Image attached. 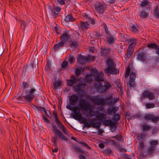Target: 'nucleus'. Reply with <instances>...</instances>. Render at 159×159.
<instances>
[{
  "label": "nucleus",
  "instance_id": "54",
  "mask_svg": "<svg viewBox=\"0 0 159 159\" xmlns=\"http://www.w3.org/2000/svg\"><path fill=\"white\" fill-rule=\"evenodd\" d=\"M125 116L127 119L128 120H130L132 119V116H131V114L129 113L128 111L126 112Z\"/></svg>",
  "mask_w": 159,
  "mask_h": 159
},
{
  "label": "nucleus",
  "instance_id": "8",
  "mask_svg": "<svg viewBox=\"0 0 159 159\" xmlns=\"http://www.w3.org/2000/svg\"><path fill=\"white\" fill-rule=\"evenodd\" d=\"M52 128L53 131L54 132L55 134L58 138L60 139L61 140H64L65 141H67L68 140V139L65 135H64L57 128L55 125H53Z\"/></svg>",
  "mask_w": 159,
  "mask_h": 159
},
{
  "label": "nucleus",
  "instance_id": "17",
  "mask_svg": "<svg viewBox=\"0 0 159 159\" xmlns=\"http://www.w3.org/2000/svg\"><path fill=\"white\" fill-rule=\"evenodd\" d=\"M101 51L100 52L101 56L103 57H109L111 52V48H103L102 46L100 48Z\"/></svg>",
  "mask_w": 159,
  "mask_h": 159
},
{
  "label": "nucleus",
  "instance_id": "41",
  "mask_svg": "<svg viewBox=\"0 0 159 159\" xmlns=\"http://www.w3.org/2000/svg\"><path fill=\"white\" fill-rule=\"evenodd\" d=\"M125 40L126 42L129 43H132L134 42V41L137 40V39L134 37H132L131 38H128L126 37V38H125Z\"/></svg>",
  "mask_w": 159,
  "mask_h": 159
},
{
  "label": "nucleus",
  "instance_id": "27",
  "mask_svg": "<svg viewBox=\"0 0 159 159\" xmlns=\"http://www.w3.org/2000/svg\"><path fill=\"white\" fill-rule=\"evenodd\" d=\"M105 144L107 145H114L116 147V144H118L116 141L110 139H105Z\"/></svg>",
  "mask_w": 159,
  "mask_h": 159
},
{
  "label": "nucleus",
  "instance_id": "21",
  "mask_svg": "<svg viewBox=\"0 0 159 159\" xmlns=\"http://www.w3.org/2000/svg\"><path fill=\"white\" fill-rule=\"evenodd\" d=\"M67 59L68 61L64 60L61 64V68L63 70H66L67 69V67L69 66L68 62L70 61V55H68L66 57L65 59Z\"/></svg>",
  "mask_w": 159,
  "mask_h": 159
},
{
  "label": "nucleus",
  "instance_id": "59",
  "mask_svg": "<svg viewBox=\"0 0 159 159\" xmlns=\"http://www.w3.org/2000/svg\"><path fill=\"white\" fill-rule=\"evenodd\" d=\"M149 3V2L147 0H143L141 3L140 5L141 7H143L147 5Z\"/></svg>",
  "mask_w": 159,
  "mask_h": 159
},
{
  "label": "nucleus",
  "instance_id": "4",
  "mask_svg": "<svg viewBox=\"0 0 159 159\" xmlns=\"http://www.w3.org/2000/svg\"><path fill=\"white\" fill-rule=\"evenodd\" d=\"M70 77L72 79H70V87L72 86V84L73 83L80 82L78 83L74 87L75 91L77 92L78 90L82 89V88H83L85 86V83L82 81L80 79L77 78L74 75H72Z\"/></svg>",
  "mask_w": 159,
  "mask_h": 159
},
{
  "label": "nucleus",
  "instance_id": "11",
  "mask_svg": "<svg viewBox=\"0 0 159 159\" xmlns=\"http://www.w3.org/2000/svg\"><path fill=\"white\" fill-rule=\"evenodd\" d=\"M107 6L101 2H98L95 5V9L99 14H103L106 10Z\"/></svg>",
  "mask_w": 159,
  "mask_h": 159
},
{
  "label": "nucleus",
  "instance_id": "31",
  "mask_svg": "<svg viewBox=\"0 0 159 159\" xmlns=\"http://www.w3.org/2000/svg\"><path fill=\"white\" fill-rule=\"evenodd\" d=\"M53 89L55 90L57 89L58 87L61 86V82L60 80H57L53 83Z\"/></svg>",
  "mask_w": 159,
  "mask_h": 159
},
{
  "label": "nucleus",
  "instance_id": "12",
  "mask_svg": "<svg viewBox=\"0 0 159 159\" xmlns=\"http://www.w3.org/2000/svg\"><path fill=\"white\" fill-rule=\"evenodd\" d=\"M61 10V8L60 7L55 6L53 4L52 5V8L51 11V15L52 16V18H56L59 15Z\"/></svg>",
  "mask_w": 159,
  "mask_h": 159
},
{
  "label": "nucleus",
  "instance_id": "40",
  "mask_svg": "<svg viewBox=\"0 0 159 159\" xmlns=\"http://www.w3.org/2000/svg\"><path fill=\"white\" fill-rule=\"evenodd\" d=\"M112 152V150L109 148L105 149L103 151V153L107 155H110Z\"/></svg>",
  "mask_w": 159,
  "mask_h": 159
},
{
  "label": "nucleus",
  "instance_id": "46",
  "mask_svg": "<svg viewBox=\"0 0 159 159\" xmlns=\"http://www.w3.org/2000/svg\"><path fill=\"white\" fill-rule=\"evenodd\" d=\"M151 146L156 147V146L158 144V141L157 140H153L151 141L150 143Z\"/></svg>",
  "mask_w": 159,
  "mask_h": 159
},
{
  "label": "nucleus",
  "instance_id": "24",
  "mask_svg": "<svg viewBox=\"0 0 159 159\" xmlns=\"http://www.w3.org/2000/svg\"><path fill=\"white\" fill-rule=\"evenodd\" d=\"M80 27L82 30L84 31L87 30L89 26V24L87 21L84 22L81 21L80 22Z\"/></svg>",
  "mask_w": 159,
  "mask_h": 159
},
{
  "label": "nucleus",
  "instance_id": "53",
  "mask_svg": "<svg viewBox=\"0 0 159 159\" xmlns=\"http://www.w3.org/2000/svg\"><path fill=\"white\" fill-rule=\"evenodd\" d=\"M154 13L157 18H159V11L158 7H157L154 10Z\"/></svg>",
  "mask_w": 159,
  "mask_h": 159
},
{
  "label": "nucleus",
  "instance_id": "34",
  "mask_svg": "<svg viewBox=\"0 0 159 159\" xmlns=\"http://www.w3.org/2000/svg\"><path fill=\"white\" fill-rule=\"evenodd\" d=\"M38 58L36 57L33 60L32 66L33 69H35L38 67Z\"/></svg>",
  "mask_w": 159,
  "mask_h": 159
},
{
  "label": "nucleus",
  "instance_id": "43",
  "mask_svg": "<svg viewBox=\"0 0 159 159\" xmlns=\"http://www.w3.org/2000/svg\"><path fill=\"white\" fill-rule=\"evenodd\" d=\"M122 158L125 159H132L131 155H128L126 153H122L121 154Z\"/></svg>",
  "mask_w": 159,
  "mask_h": 159
},
{
  "label": "nucleus",
  "instance_id": "61",
  "mask_svg": "<svg viewBox=\"0 0 159 159\" xmlns=\"http://www.w3.org/2000/svg\"><path fill=\"white\" fill-rule=\"evenodd\" d=\"M116 139L117 141H121L122 142L124 140L121 134L119 135L117 138H116Z\"/></svg>",
  "mask_w": 159,
  "mask_h": 159
},
{
  "label": "nucleus",
  "instance_id": "26",
  "mask_svg": "<svg viewBox=\"0 0 159 159\" xmlns=\"http://www.w3.org/2000/svg\"><path fill=\"white\" fill-rule=\"evenodd\" d=\"M139 11L138 14L141 18L142 19H145L147 18L149 16L148 12H146L145 11H142L139 13Z\"/></svg>",
  "mask_w": 159,
  "mask_h": 159
},
{
  "label": "nucleus",
  "instance_id": "10",
  "mask_svg": "<svg viewBox=\"0 0 159 159\" xmlns=\"http://www.w3.org/2000/svg\"><path fill=\"white\" fill-rule=\"evenodd\" d=\"M69 31V30L64 31L60 37L61 41L65 43L70 44V35L68 34Z\"/></svg>",
  "mask_w": 159,
  "mask_h": 159
},
{
  "label": "nucleus",
  "instance_id": "58",
  "mask_svg": "<svg viewBox=\"0 0 159 159\" xmlns=\"http://www.w3.org/2000/svg\"><path fill=\"white\" fill-rule=\"evenodd\" d=\"M52 141L54 144H53V145L55 146V147H57V139L56 137H52Z\"/></svg>",
  "mask_w": 159,
  "mask_h": 159
},
{
  "label": "nucleus",
  "instance_id": "5",
  "mask_svg": "<svg viewBox=\"0 0 159 159\" xmlns=\"http://www.w3.org/2000/svg\"><path fill=\"white\" fill-rule=\"evenodd\" d=\"M134 69L133 64L132 63H129L128 66L126 68V71L125 75V78H127L129 75L130 81L131 82H134L136 77L135 73L133 71Z\"/></svg>",
  "mask_w": 159,
  "mask_h": 159
},
{
  "label": "nucleus",
  "instance_id": "60",
  "mask_svg": "<svg viewBox=\"0 0 159 159\" xmlns=\"http://www.w3.org/2000/svg\"><path fill=\"white\" fill-rule=\"evenodd\" d=\"M42 119L43 120L48 124H50V121L44 115H43L42 116Z\"/></svg>",
  "mask_w": 159,
  "mask_h": 159
},
{
  "label": "nucleus",
  "instance_id": "22",
  "mask_svg": "<svg viewBox=\"0 0 159 159\" xmlns=\"http://www.w3.org/2000/svg\"><path fill=\"white\" fill-rule=\"evenodd\" d=\"M145 53L143 52L142 51L139 52L137 54V59L143 62L146 61V58L145 57Z\"/></svg>",
  "mask_w": 159,
  "mask_h": 159
},
{
  "label": "nucleus",
  "instance_id": "13",
  "mask_svg": "<svg viewBox=\"0 0 159 159\" xmlns=\"http://www.w3.org/2000/svg\"><path fill=\"white\" fill-rule=\"evenodd\" d=\"M76 92H77V95L73 94L70 96V100L71 99H74L75 100H77L78 98V96L80 98H84L85 97L86 94L83 89L78 90ZM71 104V101H70V105Z\"/></svg>",
  "mask_w": 159,
  "mask_h": 159
},
{
  "label": "nucleus",
  "instance_id": "52",
  "mask_svg": "<svg viewBox=\"0 0 159 159\" xmlns=\"http://www.w3.org/2000/svg\"><path fill=\"white\" fill-rule=\"evenodd\" d=\"M102 35V34L101 35L100 34V33L99 32H96L95 34H93V36H94V37L96 36L97 38L100 37V40L101 39H104L103 38H102V36H101ZM94 38H95V37H94Z\"/></svg>",
  "mask_w": 159,
  "mask_h": 159
},
{
  "label": "nucleus",
  "instance_id": "37",
  "mask_svg": "<svg viewBox=\"0 0 159 159\" xmlns=\"http://www.w3.org/2000/svg\"><path fill=\"white\" fill-rule=\"evenodd\" d=\"M69 1L70 0H55V2L57 5L59 4L61 6L64 5L65 4V1Z\"/></svg>",
  "mask_w": 159,
  "mask_h": 159
},
{
  "label": "nucleus",
  "instance_id": "45",
  "mask_svg": "<svg viewBox=\"0 0 159 159\" xmlns=\"http://www.w3.org/2000/svg\"><path fill=\"white\" fill-rule=\"evenodd\" d=\"M116 147L118 148V150L120 152H127V150L125 148H123L121 147V146H120L119 144H116Z\"/></svg>",
  "mask_w": 159,
  "mask_h": 159
},
{
  "label": "nucleus",
  "instance_id": "33",
  "mask_svg": "<svg viewBox=\"0 0 159 159\" xmlns=\"http://www.w3.org/2000/svg\"><path fill=\"white\" fill-rule=\"evenodd\" d=\"M159 46H158L157 43H149L147 45V47L150 48H154L155 49H157V48Z\"/></svg>",
  "mask_w": 159,
  "mask_h": 159
},
{
  "label": "nucleus",
  "instance_id": "19",
  "mask_svg": "<svg viewBox=\"0 0 159 159\" xmlns=\"http://www.w3.org/2000/svg\"><path fill=\"white\" fill-rule=\"evenodd\" d=\"M118 110V108L116 106L111 107L107 110V113L108 115L112 116L115 115L116 111Z\"/></svg>",
  "mask_w": 159,
  "mask_h": 159
},
{
  "label": "nucleus",
  "instance_id": "36",
  "mask_svg": "<svg viewBox=\"0 0 159 159\" xmlns=\"http://www.w3.org/2000/svg\"><path fill=\"white\" fill-rule=\"evenodd\" d=\"M117 87L120 89V91L121 94H123L124 91L123 89L122 84L120 83V81H117L116 82Z\"/></svg>",
  "mask_w": 159,
  "mask_h": 159
},
{
  "label": "nucleus",
  "instance_id": "32",
  "mask_svg": "<svg viewBox=\"0 0 159 159\" xmlns=\"http://www.w3.org/2000/svg\"><path fill=\"white\" fill-rule=\"evenodd\" d=\"M129 30L134 33H138L139 32L138 29L134 24H132L131 26H129Z\"/></svg>",
  "mask_w": 159,
  "mask_h": 159
},
{
  "label": "nucleus",
  "instance_id": "15",
  "mask_svg": "<svg viewBox=\"0 0 159 159\" xmlns=\"http://www.w3.org/2000/svg\"><path fill=\"white\" fill-rule=\"evenodd\" d=\"M144 119L147 121L150 120L154 123L157 122L159 120L158 117L155 116L151 114L146 115L144 116Z\"/></svg>",
  "mask_w": 159,
  "mask_h": 159
},
{
  "label": "nucleus",
  "instance_id": "39",
  "mask_svg": "<svg viewBox=\"0 0 159 159\" xmlns=\"http://www.w3.org/2000/svg\"><path fill=\"white\" fill-rule=\"evenodd\" d=\"M150 128L151 127L149 126L146 124L143 125L142 126V129L144 133H146L147 131L149 130Z\"/></svg>",
  "mask_w": 159,
  "mask_h": 159
},
{
  "label": "nucleus",
  "instance_id": "56",
  "mask_svg": "<svg viewBox=\"0 0 159 159\" xmlns=\"http://www.w3.org/2000/svg\"><path fill=\"white\" fill-rule=\"evenodd\" d=\"M148 98L150 100H152L153 99L155 98L154 94L152 93V92H149V94Z\"/></svg>",
  "mask_w": 159,
  "mask_h": 159
},
{
  "label": "nucleus",
  "instance_id": "9",
  "mask_svg": "<svg viewBox=\"0 0 159 159\" xmlns=\"http://www.w3.org/2000/svg\"><path fill=\"white\" fill-rule=\"evenodd\" d=\"M98 102L102 103L103 105H111L113 104L115 102H112V97L110 96L108 97L105 99L99 97Z\"/></svg>",
  "mask_w": 159,
  "mask_h": 159
},
{
  "label": "nucleus",
  "instance_id": "14",
  "mask_svg": "<svg viewBox=\"0 0 159 159\" xmlns=\"http://www.w3.org/2000/svg\"><path fill=\"white\" fill-rule=\"evenodd\" d=\"M90 73L91 75L94 76V80L96 81L100 82L103 80L101 75L98 73L97 69L92 68L90 70Z\"/></svg>",
  "mask_w": 159,
  "mask_h": 159
},
{
  "label": "nucleus",
  "instance_id": "38",
  "mask_svg": "<svg viewBox=\"0 0 159 159\" xmlns=\"http://www.w3.org/2000/svg\"><path fill=\"white\" fill-rule=\"evenodd\" d=\"M117 123V122L113 123L109 126L111 132H113L114 130L116 129L117 126L116 124Z\"/></svg>",
  "mask_w": 159,
  "mask_h": 159
},
{
  "label": "nucleus",
  "instance_id": "55",
  "mask_svg": "<svg viewBox=\"0 0 159 159\" xmlns=\"http://www.w3.org/2000/svg\"><path fill=\"white\" fill-rule=\"evenodd\" d=\"M56 122L58 125V127L60 129H61L62 128H64V125L61 122L60 120Z\"/></svg>",
  "mask_w": 159,
  "mask_h": 159
},
{
  "label": "nucleus",
  "instance_id": "20",
  "mask_svg": "<svg viewBox=\"0 0 159 159\" xmlns=\"http://www.w3.org/2000/svg\"><path fill=\"white\" fill-rule=\"evenodd\" d=\"M102 103L98 102L96 104H95L96 106L100 105V106H98L97 107V115L98 116L99 118L100 117V115L99 114V112L101 113L100 112H104L105 111L103 106L104 105H103Z\"/></svg>",
  "mask_w": 159,
  "mask_h": 159
},
{
  "label": "nucleus",
  "instance_id": "50",
  "mask_svg": "<svg viewBox=\"0 0 159 159\" xmlns=\"http://www.w3.org/2000/svg\"><path fill=\"white\" fill-rule=\"evenodd\" d=\"M145 106L147 108L150 109L154 107L155 105L153 103H146L145 104Z\"/></svg>",
  "mask_w": 159,
  "mask_h": 159
},
{
  "label": "nucleus",
  "instance_id": "64",
  "mask_svg": "<svg viewBox=\"0 0 159 159\" xmlns=\"http://www.w3.org/2000/svg\"><path fill=\"white\" fill-rule=\"evenodd\" d=\"M64 94H67L70 91V88L68 87L65 88L63 90Z\"/></svg>",
  "mask_w": 159,
  "mask_h": 159
},
{
  "label": "nucleus",
  "instance_id": "48",
  "mask_svg": "<svg viewBox=\"0 0 159 159\" xmlns=\"http://www.w3.org/2000/svg\"><path fill=\"white\" fill-rule=\"evenodd\" d=\"M156 148V147H154L151 146L148 149V153H149V154H153L154 153L153 151H155Z\"/></svg>",
  "mask_w": 159,
  "mask_h": 159
},
{
  "label": "nucleus",
  "instance_id": "28",
  "mask_svg": "<svg viewBox=\"0 0 159 159\" xmlns=\"http://www.w3.org/2000/svg\"><path fill=\"white\" fill-rule=\"evenodd\" d=\"M70 22V14L67 15L65 17L64 20L62 21V23L64 25L68 26L69 27V26L68 25Z\"/></svg>",
  "mask_w": 159,
  "mask_h": 159
},
{
  "label": "nucleus",
  "instance_id": "51",
  "mask_svg": "<svg viewBox=\"0 0 159 159\" xmlns=\"http://www.w3.org/2000/svg\"><path fill=\"white\" fill-rule=\"evenodd\" d=\"M144 142L143 141H142L139 143V145L138 147L139 150V151L142 150L144 148Z\"/></svg>",
  "mask_w": 159,
  "mask_h": 159
},
{
  "label": "nucleus",
  "instance_id": "30",
  "mask_svg": "<svg viewBox=\"0 0 159 159\" xmlns=\"http://www.w3.org/2000/svg\"><path fill=\"white\" fill-rule=\"evenodd\" d=\"M70 42H71L70 43V47L71 48H76L78 46V41L75 40L72 41L70 38Z\"/></svg>",
  "mask_w": 159,
  "mask_h": 159
},
{
  "label": "nucleus",
  "instance_id": "1",
  "mask_svg": "<svg viewBox=\"0 0 159 159\" xmlns=\"http://www.w3.org/2000/svg\"><path fill=\"white\" fill-rule=\"evenodd\" d=\"M100 115V117L98 119V122L96 119H94L92 120L90 122V126H89L88 124H85V120H79L81 123L84 124L83 129L84 128L86 127L89 128V127H92L93 128L97 129H98L100 128L101 125V123H102L103 124L106 126H110L111 124L113 123L117 122L120 119V115L119 114H116L115 115L113 118L111 120H106L107 118V115L106 113L99 112Z\"/></svg>",
  "mask_w": 159,
  "mask_h": 159
},
{
  "label": "nucleus",
  "instance_id": "42",
  "mask_svg": "<svg viewBox=\"0 0 159 159\" xmlns=\"http://www.w3.org/2000/svg\"><path fill=\"white\" fill-rule=\"evenodd\" d=\"M51 67V63L50 61H47L46 66L45 67V70L47 71L50 70Z\"/></svg>",
  "mask_w": 159,
  "mask_h": 159
},
{
  "label": "nucleus",
  "instance_id": "23",
  "mask_svg": "<svg viewBox=\"0 0 159 159\" xmlns=\"http://www.w3.org/2000/svg\"><path fill=\"white\" fill-rule=\"evenodd\" d=\"M100 82H98L99 83L95 84L94 85V88L96 89L97 91L102 93L103 89V85Z\"/></svg>",
  "mask_w": 159,
  "mask_h": 159
},
{
  "label": "nucleus",
  "instance_id": "44",
  "mask_svg": "<svg viewBox=\"0 0 159 159\" xmlns=\"http://www.w3.org/2000/svg\"><path fill=\"white\" fill-rule=\"evenodd\" d=\"M82 16L84 19L88 20H89L90 19L91 17L90 15L86 13H82Z\"/></svg>",
  "mask_w": 159,
  "mask_h": 159
},
{
  "label": "nucleus",
  "instance_id": "63",
  "mask_svg": "<svg viewBox=\"0 0 159 159\" xmlns=\"http://www.w3.org/2000/svg\"><path fill=\"white\" fill-rule=\"evenodd\" d=\"M145 152L143 151L140 152L139 155L141 158H143L146 157V155L145 154Z\"/></svg>",
  "mask_w": 159,
  "mask_h": 159
},
{
  "label": "nucleus",
  "instance_id": "18",
  "mask_svg": "<svg viewBox=\"0 0 159 159\" xmlns=\"http://www.w3.org/2000/svg\"><path fill=\"white\" fill-rule=\"evenodd\" d=\"M85 97L89 101H91L94 104H96L98 102L99 97L98 96H91L87 95L86 93H85Z\"/></svg>",
  "mask_w": 159,
  "mask_h": 159
},
{
  "label": "nucleus",
  "instance_id": "49",
  "mask_svg": "<svg viewBox=\"0 0 159 159\" xmlns=\"http://www.w3.org/2000/svg\"><path fill=\"white\" fill-rule=\"evenodd\" d=\"M19 22H20V24L21 25V27L22 26H23V28H24V31L25 30V28L27 27V24L26 23H25V20H20L19 21Z\"/></svg>",
  "mask_w": 159,
  "mask_h": 159
},
{
  "label": "nucleus",
  "instance_id": "57",
  "mask_svg": "<svg viewBox=\"0 0 159 159\" xmlns=\"http://www.w3.org/2000/svg\"><path fill=\"white\" fill-rule=\"evenodd\" d=\"M80 69H79V68H77L75 71V75L76 76H79L81 74Z\"/></svg>",
  "mask_w": 159,
  "mask_h": 159
},
{
  "label": "nucleus",
  "instance_id": "25",
  "mask_svg": "<svg viewBox=\"0 0 159 159\" xmlns=\"http://www.w3.org/2000/svg\"><path fill=\"white\" fill-rule=\"evenodd\" d=\"M79 55V57L77 58L78 62L80 64H83L85 61V56L80 54Z\"/></svg>",
  "mask_w": 159,
  "mask_h": 159
},
{
  "label": "nucleus",
  "instance_id": "6",
  "mask_svg": "<svg viewBox=\"0 0 159 159\" xmlns=\"http://www.w3.org/2000/svg\"><path fill=\"white\" fill-rule=\"evenodd\" d=\"M102 26L103 27L105 30V32L106 34V39L107 40V42L111 44L114 43L116 40V38L109 31L108 28L106 23L103 22Z\"/></svg>",
  "mask_w": 159,
  "mask_h": 159
},
{
  "label": "nucleus",
  "instance_id": "16",
  "mask_svg": "<svg viewBox=\"0 0 159 159\" xmlns=\"http://www.w3.org/2000/svg\"><path fill=\"white\" fill-rule=\"evenodd\" d=\"M69 46L70 44L65 43H63V42L61 41L59 43L55 44L53 47V49L54 52H56V51L59 50L63 47H68Z\"/></svg>",
  "mask_w": 159,
  "mask_h": 159
},
{
  "label": "nucleus",
  "instance_id": "35",
  "mask_svg": "<svg viewBox=\"0 0 159 159\" xmlns=\"http://www.w3.org/2000/svg\"><path fill=\"white\" fill-rule=\"evenodd\" d=\"M149 93V91L147 90L144 91L143 93V95L140 97V99L142 101H143L145 98H148Z\"/></svg>",
  "mask_w": 159,
  "mask_h": 159
},
{
  "label": "nucleus",
  "instance_id": "62",
  "mask_svg": "<svg viewBox=\"0 0 159 159\" xmlns=\"http://www.w3.org/2000/svg\"><path fill=\"white\" fill-rule=\"evenodd\" d=\"M54 30L56 31V32L57 34H61L60 31V28L59 27H54Z\"/></svg>",
  "mask_w": 159,
  "mask_h": 159
},
{
  "label": "nucleus",
  "instance_id": "7",
  "mask_svg": "<svg viewBox=\"0 0 159 159\" xmlns=\"http://www.w3.org/2000/svg\"><path fill=\"white\" fill-rule=\"evenodd\" d=\"M137 40L131 43L129 45L127 50V52L125 55V59L128 60L130 58L131 56L133 54L134 48L136 45Z\"/></svg>",
  "mask_w": 159,
  "mask_h": 159
},
{
  "label": "nucleus",
  "instance_id": "3",
  "mask_svg": "<svg viewBox=\"0 0 159 159\" xmlns=\"http://www.w3.org/2000/svg\"><path fill=\"white\" fill-rule=\"evenodd\" d=\"M107 67L105 69V73L108 75L111 74L113 75L118 74L119 70L116 68V65L113 60L111 57H109L106 61Z\"/></svg>",
  "mask_w": 159,
  "mask_h": 159
},
{
  "label": "nucleus",
  "instance_id": "47",
  "mask_svg": "<svg viewBox=\"0 0 159 159\" xmlns=\"http://www.w3.org/2000/svg\"><path fill=\"white\" fill-rule=\"evenodd\" d=\"M79 143L80 144V146H85L87 149H91V148L89 145L85 142H82L80 141Z\"/></svg>",
  "mask_w": 159,
  "mask_h": 159
},
{
  "label": "nucleus",
  "instance_id": "29",
  "mask_svg": "<svg viewBox=\"0 0 159 159\" xmlns=\"http://www.w3.org/2000/svg\"><path fill=\"white\" fill-rule=\"evenodd\" d=\"M103 89L102 93H104L106 91L107 89L111 87V85L109 82L106 81L104 83V85L103 86Z\"/></svg>",
  "mask_w": 159,
  "mask_h": 159
},
{
  "label": "nucleus",
  "instance_id": "2",
  "mask_svg": "<svg viewBox=\"0 0 159 159\" xmlns=\"http://www.w3.org/2000/svg\"><path fill=\"white\" fill-rule=\"evenodd\" d=\"M29 81L30 79H28V81H27L26 82H22V86L23 89L22 93L20 96L17 98V99L22 101L24 98L26 102L30 103L35 97L34 94L37 90L35 88L33 87L30 89H27L30 86Z\"/></svg>",
  "mask_w": 159,
  "mask_h": 159
}]
</instances>
